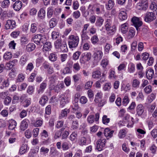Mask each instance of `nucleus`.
<instances>
[{
    "instance_id": "f257e3e1",
    "label": "nucleus",
    "mask_w": 157,
    "mask_h": 157,
    "mask_svg": "<svg viewBox=\"0 0 157 157\" xmlns=\"http://www.w3.org/2000/svg\"><path fill=\"white\" fill-rule=\"evenodd\" d=\"M79 38L78 36L71 35L68 38V44L70 48H75L78 44Z\"/></svg>"
},
{
    "instance_id": "f03ea898",
    "label": "nucleus",
    "mask_w": 157,
    "mask_h": 157,
    "mask_svg": "<svg viewBox=\"0 0 157 157\" xmlns=\"http://www.w3.org/2000/svg\"><path fill=\"white\" fill-rule=\"evenodd\" d=\"M55 46L56 48L60 52H66L68 51L66 43H61L60 39H58L55 42Z\"/></svg>"
},
{
    "instance_id": "7ed1b4c3",
    "label": "nucleus",
    "mask_w": 157,
    "mask_h": 157,
    "mask_svg": "<svg viewBox=\"0 0 157 157\" xmlns=\"http://www.w3.org/2000/svg\"><path fill=\"white\" fill-rule=\"evenodd\" d=\"M105 27L107 33L110 35L113 34L116 30V27L114 25L112 24L110 19H107L105 23Z\"/></svg>"
},
{
    "instance_id": "20e7f679",
    "label": "nucleus",
    "mask_w": 157,
    "mask_h": 157,
    "mask_svg": "<svg viewBox=\"0 0 157 157\" xmlns=\"http://www.w3.org/2000/svg\"><path fill=\"white\" fill-rule=\"evenodd\" d=\"M32 40L37 45H40L41 43L44 44L47 41V39L45 36L41 34L35 35L32 38Z\"/></svg>"
},
{
    "instance_id": "39448f33",
    "label": "nucleus",
    "mask_w": 157,
    "mask_h": 157,
    "mask_svg": "<svg viewBox=\"0 0 157 157\" xmlns=\"http://www.w3.org/2000/svg\"><path fill=\"white\" fill-rule=\"evenodd\" d=\"M156 18V17L154 13L149 12L145 14L144 20L145 22L149 23L155 20Z\"/></svg>"
},
{
    "instance_id": "423d86ee",
    "label": "nucleus",
    "mask_w": 157,
    "mask_h": 157,
    "mask_svg": "<svg viewBox=\"0 0 157 157\" xmlns=\"http://www.w3.org/2000/svg\"><path fill=\"white\" fill-rule=\"evenodd\" d=\"M131 21L137 31L138 32L140 30V29L139 28L142 25V21L140 20L139 18L136 17L132 18Z\"/></svg>"
},
{
    "instance_id": "0eeeda50",
    "label": "nucleus",
    "mask_w": 157,
    "mask_h": 157,
    "mask_svg": "<svg viewBox=\"0 0 157 157\" xmlns=\"http://www.w3.org/2000/svg\"><path fill=\"white\" fill-rule=\"evenodd\" d=\"M60 107L63 108L64 107L66 104L69 102V100L67 96L62 95L59 97Z\"/></svg>"
},
{
    "instance_id": "6e6552de",
    "label": "nucleus",
    "mask_w": 157,
    "mask_h": 157,
    "mask_svg": "<svg viewBox=\"0 0 157 157\" xmlns=\"http://www.w3.org/2000/svg\"><path fill=\"white\" fill-rule=\"evenodd\" d=\"M106 142V140L105 139L98 140L97 142L96 147L97 149L99 151L102 150L103 148L105 146Z\"/></svg>"
},
{
    "instance_id": "1a4fd4ad",
    "label": "nucleus",
    "mask_w": 157,
    "mask_h": 157,
    "mask_svg": "<svg viewBox=\"0 0 157 157\" xmlns=\"http://www.w3.org/2000/svg\"><path fill=\"white\" fill-rule=\"evenodd\" d=\"M124 119L128 122L127 126L128 127L131 128L133 127L134 124V119L132 117H131L129 115L127 114L124 117Z\"/></svg>"
},
{
    "instance_id": "9d476101",
    "label": "nucleus",
    "mask_w": 157,
    "mask_h": 157,
    "mask_svg": "<svg viewBox=\"0 0 157 157\" xmlns=\"http://www.w3.org/2000/svg\"><path fill=\"white\" fill-rule=\"evenodd\" d=\"M15 26L16 23L15 21L13 20H7L5 25V28L6 29H12Z\"/></svg>"
},
{
    "instance_id": "9b49d317",
    "label": "nucleus",
    "mask_w": 157,
    "mask_h": 157,
    "mask_svg": "<svg viewBox=\"0 0 157 157\" xmlns=\"http://www.w3.org/2000/svg\"><path fill=\"white\" fill-rule=\"evenodd\" d=\"M148 7V2L147 0H142L140 2L138 3L137 7L139 10H145Z\"/></svg>"
},
{
    "instance_id": "f8f14e48",
    "label": "nucleus",
    "mask_w": 157,
    "mask_h": 157,
    "mask_svg": "<svg viewBox=\"0 0 157 157\" xmlns=\"http://www.w3.org/2000/svg\"><path fill=\"white\" fill-rule=\"evenodd\" d=\"M99 114L97 113L95 115V116L94 115H91L88 116L87 118V121L90 124L92 123L94 121H98L99 119Z\"/></svg>"
},
{
    "instance_id": "ddd939ff",
    "label": "nucleus",
    "mask_w": 157,
    "mask_h": 157,
    "mask_svg": "<svg viewBox=\"0 0 157 157\" xmlns=\"http://www.w3.org/2000/svg\"><path fill=\"white\" fill-rule=\"evenodd\" d=\"M29 121L28 119H25L22 121L20 126V129L22 131H24L28 127Z\"/></svg>"
},
{
    "instance_id": "4468645a",
    "label": "nucleus",
    "mask_w": 157,
    "mask_h": 157,
    "mask_svg": "<svg viewBox=\"0 0 157 157\" xmlns=\"http://www.w3.org/2000/svg\"><path fill=\"white\" fill-rule=\"evenodd\" d=\"M144 108L141 104L138 105L136 108V113L139 116L142 115L144 112Z\"/></svg>"
},
{
    "instance_id": "2eb2a0df",
    "label": "nucleus",
    "mask_w": 157,
    "mask_h": 157,
    "mask_svg": "<svg viewBox=\"0 0 157 157\" xmlns=\"http://www.w3.org/2000/svg\"><path fill=\"white\" fill-rule=\"evenodd\" d=\"M65 87L63 82L58 83L54 88L53 89L55 92L58 93L61 91L62 89Z\"/></svg>"
},
{
    "instance_id": "dca6fc26",
    "label": "nucleus",
    "mask_w": 157,
    "mask_h": 157,
    "mask_svg": "<svg viewBox=\"0 0 157 157\" xmlns=\"http://www.w3.org/2000/svg\"><path fill=\"white\" fill-rule=\"evenodd\" d=\"M114 132L113 130H110L108 128L105 129L104 133L105 136L106 137L107 139H109L113 136V134Z\"/></svg>"
},
{
    "instance_id": "f3484780",
    "label": "nucleus",
    "mask_w": 157,
    "mask_h": 157,
    "mask_svg": "<svg viewBox=\"0 0 157 157\" xmlns=\"http://www.w3.org/2000/svg\"><path fill=\"white\" fill-rule=\"evenodd\" d=\"M22 3L19 0H18L13 5V8L16 11H19L22 6Z\"/></svg>"
},
{
    "instance_id": "a211bd4d",
    "label": "nucleus",
    "mask_w": 157,
    "mask_h": 157,
    "mask_svg": "<svg viewBox=\"0 0 157 157\" xmlns=\"http://www.w3.org/2000/svg\"><path fill=\"white\" fill-rule=\"evenodd\" d=\"M9 125L8 129L10 130L14 129L17 125L16 121L13 119H11L9 121Z\"/></svg>"
},
{
    "instance_id": "6ab92c4d",
    "label": "nucleus",
    "mask_w": 157,
    "mask_h": 157,
    "mask_svg": "<svg viewBox=\"0 0 157 157\" xmlns=\"http://www.w3.org/2000/svg\"><path fill=\"white\" fill-rule=\"evenodd\" d=\"M44 44L42 49L43 51H48L51 50L52 48V45L50 42L46 41L44 44Z\"/></svg>"
},
{
    "instance_id": "aec40b11",
    "label": "nucleus",
    "mask_w": 157,
    "mask_h": 157,
    "mask_svg": "<svg viewBox=\"0 0 157 157\" xmlns=\"http://www.w3.org/2000/svg\"><path fill=\"white\" fill-rule=\"evenodd\" d=\"M101 76V73L99 70H97L93 72L92 77L94 79H98Z\"/></svg>"
},
{
    "instance_id": "412c9836",
    "label": "nucleus",
    "mask_w": 157,
    "mask_h": 157,
    "mask_svg": "<svg viewBox=\"0 0 157 157\" xmlns=\"http://www.w3.org/2000/svg\"><path fill=\"white\" fill-rule=\"evenodd\" d=\"M47 86V83L45 82H42L40 85V89L37 91L39 94H42L44 91V90L46 88Z\"/></svg>"
},
{
    "instance_id": "4be33fe9",
    "label": "nucleus",
    "mask_w": 157,
    "mask_h": 157,
    "mask_svg": "<svg viewBox=\"0 0 157 157\" xmlns=\"http://www.w3.org/2000/svg\"><path fill=\"white\" fill-rule=\"evenodd\" d=\"M72 109L73 113L75 112L80 111L81 109L79 106L77 102H75L71 106Z\"/></svg>"
},
{
    "instance_id": "5701e85b",
    "label": "nucleus",
    "mask_w": 157,
    "mask_h": 157,
    "mask_svg": "<svg viewBox=\"0 0 157 157\" xmlns=\"http://www.w3.org/2000/svg\"><path fill=\"white\" fill-rule=\"evenodd\" d=\"M45 16V11L43 9L41 8L39 10L38 13V17L39 18L41 19H44Z\"/></svg>"
},
{
    "instance_id": "b1692460",
    "label": "nucleus",
    "mask_w": 157,
    "mask_h": 157,
    "mask_svg": "<svg viewBox=\"0 0 157 157\" xmlns=\"http://www.w3.org/2000/svg\"><path fill=\"white\" fill-rule=\"evenodd\" d=\"M48 100V97L44 95L40 98L39 101V103L42 105L44 106Z\"/></svg>"
},
{
    "instance_id": "393cba45",
    "label": "nucleus",
    "mask_w": 157,
    "mask_h": 157,
    "mask_svg": "<svg viewBox=\"0 0 157 157\" xmlns=\"http://www.w3.org/2000/svg\"><path fill=\"white\" fill-rule=\"evenodd\" d=\"M154 75V71L151 68L149 69L147 71L146 73V76L147 79H151Z\"/></svg>"
},
{
    "instance_id": "a878e982",
    "label": "nucleus",
    "mask_w": 157,
    "mask_h": 157,
    "mask_svg": "<svg viewBox=\"0 0 157 157\" xmlns=\"http://www.w3.org/2000/svg\"><path fill=\"white\" fill-rule=\"evenodd\" d=\"M18 61L17 59H14L11 61H10L9 62L6 64L7 67L9 68V69H10L12 68L15 64L17 63Z\"/></svg>"
},
{
    "instance_id": "bb28decb",
    "label": "nucleus",
    "mask_w": 157,
    "mask_h": 157,
    "mask_svg": "<svg viewBox=\"0 0 157 157\" xmlns=\"http://www.w3.org/2000/svg\"><path fill=\"white\" fill-rule=\"evenodd\" d=\"M70 112V110L69 109L65 108L61 111V114L59 117L61 119L63 118L66 117L67 116L68 113Z\"/></svg>"
},
{
    "instance_id": "cd10ccee",
    "label": "nucleus",
    "mask_w": 157,
    "mask_h": 157,
    "mask_svg": "<svg viewBox=\"0 0 157 157\" xmlns=\"http://www.w3.org/2000/svg\"><path fill=\"white\" fill-rule=\"evenodd\" d=\"M114 5V2L113 0H109L108 3L105 4L106 8L108 10H110L113 8Z\"/></svg>"
},
{
    "instance_id": "c85d7f7f",
    "label": "nucleus",
    "mask_w": 157,
    "mask_h": 157,
    "mask_svg": "<svg viewBox=\"0 0 157 157\" xmlns=\"http://www.w3.org/2000/svg\"><path fill=\"white\" fill-rule=\"evenodd\" d=\"M119 17L121 21L126 20L127 17L126 12L124 11H121L119 13Z\"/></svg>"
},
{
    "instance_id": "c756f323",
    "label": "nucleus",
    "mask_w": 157,
    "mask_h": 157,
    "mask_svg": "<svg viewBox=\"0 0 157 157\" xmlns=\"http://www.w3.org/2000/svg\"><path fill=\"white\" fill-rule=\"evenodd\" d=\"M36 46L33 43L29 44L26 47V49L27 52H30L34 50Z\"/></svg>"
},
{
    "instance_id": "7c9ffc66",
    "label": "nucleus",
    "mask_w": 157,
    "mask_h": 157,
    "mask_svg": "<svg viewBox=\"0 0 157 157\" xmlns=\"http://www.w3.org/2000/svg\"><path fill=\"white\" fill-rule=\"evenodd\" d=\"M57 23V21L56 18H52L49 21V25L51 28L55 27Z\"/></svg>"
},
{
    "instance_id": "2f4dec72",
    "label": "nucleus",
    "mask_w": 157,
    "mask_h": 157,
    "mask_svg": "<svg viewBox=\"0 0 157 157\" xmlns=\"http://www.w3.org/2000/svg\"><path fill=\"white\" fill-rule=\"evenodd\" d=\"M28 150V145L26 144H23L20 148V153L21 154H23L26 152Z\"/></svg>"
},
{
    "instance_id": "473e14b6",
    "label": "nucleus",
    "mask_w": 157,
    "mask_h": 157,
    "mask_svg": "<svg viewBox=\"0 0 157 157\" xmlns=\"http://www.w3.org/2000/svg\"><path fill=\"white\" fill-rule=\"evenodd\" d=\"M47 17L48 19L50 18L52 16L53 13V7H49L47 9Z\"/></svg>"
},
{
    "instance_id": "72a5a7b5",
    "label": "nucleus",
    "mask_w": 157,
    "mask_h": 157,
    "mask_svg": "<svg viewBox=\"0 0 157 157\" xmlns=\"http://www.w3.org/2000/svg\"><path fill=\"white\" fill-rule=\"evenodd\" d=\"M104 20L101 17H99L97 18L95 25L96 26L100 27L103 24Z\"/></svg>"
},
{
    "instance_id": "f704fd0d",
    "label": "nucleus",
    "mask_w": 157,
    "mask_h": 157,
    "mask_svg": "<svg viewBox=\"0 0 157 157\" xmlns=\"http://www.w3.org/2000/svg\"><path fill=\"white\" fill-rule=\"evenodd\" d=\"M87 140L86 138L84 136L80 138L79 141V144L81 146L85 145L87 144Z\"/></svg>"
},
{
    "instance_id": "c9c22d12",
    "label": "nucleus",
    "mask_w": 157,
    "mask_h": 157,
    "mask_svg": "<svg viewBox=\"0 0 157 157\" xmlns=\"http://www.w3.org/2000/svg\"><path fill=\"white\" fill-rule=\"evenodd\" d=\"M12 53L9 52H6L5 53L3 56L4 59L6 60H9L12 58Z\"/></svg>"
},
{
    "instance_id": "e433bc0d",
    "label": "nucleus",
    "mask_w": 157,
    "mask_h": 157,
    "mask_svg": "<svg viewBox=\"0 0 157 157\" xmlns=\"http://www.w3.org/2000/svg\"><path fill=\"white\" fill-rule=\"evenodd\" d=\"M49 83L50 85H52L54 84L58 79L57 76L53 75L49 78Z\"/></svg>"
},
{
    "instance_id": "4c0bfd02",
    "label": "nucleus",
    "mask_w": 157,
    "mask_h": 157,
    "mask_svg": "<svg viewBox=\"0 0 157 157\" xmlns=\"http://www.w3.org/2000/svg\"><path fill=\"white\" fill-rule=\"evenodd\" d=\"M128 24L126 23L123 24L121 25V30L123 33H125L127 32L128 29Z\"/></svg>"
},
{
    "instance_id": "58836bf2",
    "label": "nucleus",
    "mask_w": 157,
    "mask_h": 157,
    "mask_svg": "<svg viewBox=\"0 0 157 157\" xmlns=\"http://www.w3.org/2000/svg\"><path fill=\"white\" fill-rule=\"evenodd\" d=\"M50 154L54 157L58 156L59 154V152L54 147L51 148Z\"/></svg>"
},
{
    "instance_id": "ea45409f",
    "label": "nucleus",
    "mask_w": 157,
    "mask_h": 157,
    "mask_svg": "<svg viewBox=\"0 0 157 157\" xmlns=\"http://www.w3.org/2000/svg\"><path fill=\"white\" fill-rule=\"evenodd\" d=\"M94 55L95 57H97L99 60H100L101 59L103 54L101 51L98 50L94 53Z\"/></svg>"
},
{
    "instance_id": "a19ab883",
    "label": "nucleus",
    "mask_w": 157,
    "mask_h": 157,
    "mask_svg": "<svg viewBox=\"0 0 157 157\" xmlns=\"http://www.w3.org/2000/svg\"><path fill=\"white\" fill-rule=\"evenodd\" d=\"M132 83L133 87L134 88H138L139 86L140 82L138 79H135L132 80Z\"/></svg>"
},
{
    "instance_id": "79ce46f5",
    "label": "nucleus",
    "mask_w": 157,
    "mask_h": 157,
    "mask_svg": "<svg viewBox=\"0 0 157 157\" xmlns=\"http://www.w3.org/2000/svg\"><path fill=\"white\" fill-rule=\"evenodd\" d=\"M98 41L99 39L97 35H94L91 38V42L94 44H96Z\"/></svg>"
},
{
    "instance_id": "37998d69",
    "label": "nucleus",
    "mask_w": 157,
    "mask_h": 157,
    "mask_svg": "<svg viewBox=\"0 0 157 157\" xmlns=\"http://www.w3.org/2000/svg\"><path fill=\"white\" fill-rule=\"evenodd\" d=\"M57 59V55L55 53H51L49 56V59L52 61H55Z\"/></svg>"
},
{
    "instance_id": "c03bdc74",
    "label": "nucleus",
    "mask_w": 157,
    "mask_h": 157,
    "mask_svg": "<svg viewBox=\"0 0 157 157\" xmlns=\"http://www.w3.org/2000/svg\"><path fill=\"white\" fill-rule=\"evenodd\" d=\"M61 147L63 150L64 151L67 150L69 148L68 143L66 141L62 143L61 144Z\"/></svg>"
},
{
    "instance_id": "a18cd8bd",
    "label": "nucleus",
    "mask_w": 157,
    "mask_h": 157,
    "mask_svg": "<svg viewBox=\"0 0 157 157\" xmlns=\"http://www.w3.org/2000/svg\"><path fill=\"white\" fill-rule=\"evenodd\" d=\"M43 124V120L41 118H37L34 125L36 127L40 126Z\"/></svg>"
},
{
    "instance_id": "49530a36",
    "label": "nucleus",
    "mask_w": 157,
    "mask_h": 157,
    "mask_svg": "<svg viewBox=\"0 0 157 157\" xmlns=\"http://www.w3.org/2000/svg\"><path fill=\"white\" fill-rule=\"evenodd\" d=\"M27 58L26 56H22L20 59V63L21 66H23L27 62Z\"/></svg>"
},
{
    "instance_id": "de8ad7c7",
    "label": "nucleus",
    "mask_w": 157,
    "mask_h": 157,
    "mask_svg": "<svg viewBox=\"0 0 157 157\" xmlns=\"http://www.w3.org/2000/svg\"><path fill=\"white\" fill-rule=\"evenodd\" d=\"M81 54V52L79 51H77L74 53L72 56V58L73 59L75 60L78 59Z\"/></svg>"
},
{
    "instance_id": "09e8293b",
    "label": "nucleus",
    "mask_w": 157,
    "mask_h": 157,
    "mask_svg": "<svg viewBox=\"0 0 157 157\" xmlns=\"http://www.w3.org/2000/svg\"><path fill=\"white\" fill-rule=\"evenodd\" d=\"M126 131L125 129H122L120 131L118 136L120 138H124L126 136Z\"/></svg>"
},
{
    "instance_id": "8fccbe9b",
    "label": "nucleus",
    "mask_w": 157,
    "mask_h": 157,
    "mask_svg": "<svg viewBox=\"0 0 157 157\" xmlns=\"http://www.w3.org/2000/svg\"><path fill=\"white\" fill-rule=\"evenodd\" d=\"M37 29V25L35 23H33L31 25L30 31L33 33H35Z\"/></svg>"
},
{
    "instance_id": "3c124183",
    "label": "nucleus",
    "mask_w": 157,
    "mask_h": 157,
    "mask_svg": "<svg viewBox=\"0 0 157 157\" xmlns=\"http://www.w3.org/2000/svg\"><path fill=\"white\" fill-rule=\"evenodd\" d=\"M10 4L9 0H4L2 3V7L3 8H6L9 6Z\"/></svg>"
},
{
    "instance_id": "603ef678",
    "label": "nucleus",
    "mask_w": 157,
    "mask_h": 157,
    "mask_svg": "<svg viewBox=\"0 0 157 157\" xmlns=\"http://www.w3.org/2000/svg\"><path fill=\"white\" fill-rule=\"evenodd\" d=\"M77 136V132L75 131L73 132L70 136V139L72 141H74L76 139Z\"/></svg>"
},
{
    "instance_id": "864d4df0",
    "label": "nucleus",
    "mask_w": 157,
    "mask_h": 157,
    "mask_svg": "<svg viewBox=\"0 0 157 157\" xmlns=\"http://www.w3.org/2000/svg\"><path fill=\"white\" fill-rule=\"evenodd\" d=\"M78 127V121H74L73 122H72L71 128L73 130H75L77 129Z\"/></svg>"
},
{
    "instance_id": "5fc2aeb1",
    "label": "nucleus",
    "mask_w": 157,
    "mask_h": 157,
    "mask_svg": "<svg viewBox=\"0 0 157 157\" xmlns=\"http://www.w3.org/2000/svg\"><path fill=\"white\" fill-rule=\"evenodd\" d=\"M149 149L151 153L153 154H155L156 152L157 147L155 144H153L149 147Z\"/></svg>"
},
{
    "instance_id": "6e6d98bb",
    "label": "nucleus",
    "mask_w": 157,
    "mask_h": 157,
    "mask_svg": "<svg viewBox=\"0 0 157 157\" xmlns=\"http://www.w3.org/2000/svg\"><path fill=\"white\" fill-rule=\"evenodd\" d=\"M110 119L108 118L107 116L106 115H104L102 117V122L105 124H107L109 122Z\"/></svg>"
},
{
    "instance_id": "4d7b16f0",
    "label": "nucleus",
    "mask_w": 157,
    "mask_h": 157,
    "mask_svg": "<svg viewBox=\"0 0 157 157\" xmlns=\"http://www.w3.org/2000/svg\"><path fill=\"white\" fill-rule=\"evenodd\" d=\"M69 132L67 130H65L61 133L62 139H66L69 135Z\"/></svg>"
},
{
    "instance_id": "13d9d810",
    "label": "nucleus",
    "mask_w": 157,
    "mask_h": 157,
    "mask_svg": "<svg viewBox=\"0 0 157 157\" xmlns=\"http://www.w3.org/2000/svg\"><path fill=\"white\" fill-rule=\"evenodd\" d=\"M73 71L75 72L78 71L80 69V67L78 63H75L73 65Z\"/></svg>"
},
{
    "instance_id": "bf43d9fd",
    "label": "nucleus",
    "mask_w": 157,
    "mask_h": 157,
    "mask_svg": "<svg viewBox=\"0 0 157 157\" xmlns=\"http://www.w3.org/2000/svg\"><path fill=\"white\" fill-rule=\"evenodd\" d=\"M93 83V82L92 81H89L87 82L85 84V89L86 90L90 89L92 87Z\"/></svg>"
},
{
    "instance_id": "052dcab7",
    "label": "nucleus",
    "mask_w": 157,
    "mask_h": 157,
    "mask_svg": "<svg viewBox=\"0 0 157 157\" xmlns=\"http://www.w3.org/2000/svg\"><path fill=\"white\" fill-rule=\"evenodd\" d=\"M141 56L143 60L146 61L149 58V55L148 53L145 52L143 53Z\"/></svg>"
},
{
    "instance_id": "680f3d73",
    "label": "nucleus",
    "mask_w": 157,
    "mask_h": 157,
    "mask_svg": "<svg viewBox=\"0 0 157 157\" xmlns=\"http://www.w3.org/2000/svg\"><path fill=\"white\" fill-rule=\"evenodd\" d=\"M137 46V41L135 40L131 44V51L134 52L136 49Z\"/></svg>"
},
{
    "instance_id": "e2e57ef3",
    "label": "nucleus",
    "mask_w": 157,
    "mask_h": 157,
    "mask_svg": "<svg viewBox=\"0 0 157 157\" xmlns=\"http://www.w3.org/2000/svg\"><path fill=\"white\" fill-rule=\"evenodd\" d=\"M25 135L27 138H30L31 137L32 135L31 130L29 129H27L25 131Z\"/></svg>"
},
{
    "instance_id": "0e129e2a",
    "label": "nucleus",
    "mask_w": 157,
    "mask_h": 157,
    "mask_svg": "<svg viewBox=\"0 0 157 157\" xmlns=\"http://www.w3.org/2000/svg\"><path fill=\"white\" fill-rule=\"evenodd\" d=\"M25 78V76L22 74H19L17 78V82H22Z\"/></svg>"
},
{
    "instance_id": "69168bd1",
    "label": "nucleus",
    "mask_w": 157,
    "mask_h": 157,
    "mask_svg": "<svg viewBox=\"0 0 157 157\" xmlns=\"http://www.w3.org/2000/svg\"><path fill=\"white\" fill-rule=\"evenodd\" d=\"M150 9L153 11L157 12V5L155 2H152L150 5Z\"/></svg>"
},
{
    "instance_id": "338daca9",
    "label": "nucleus",
    "mask_w": 157,
    "mask_h": 157,
    "mask_svg": "<svg viewBox=\"0 0 157 157\" xmlns=\"http://www.w3.org/2000/svg\"><path fill=\"white\" fill-rule=\"evenodd\" d=\"M34 68V66L33 63L30 62L29 63L26 67V70L31 71Z\"/></svg>"
},
{
    "instance_id": "774afa93",
    "label": "nucleus",
    "mask_w": 157,
    "mask_h": 157,
    "mask_svg": "<svg viewBox=\"0 0 157 157\" xmlns=\"http://www.w3.org/2000/svg\"><path fill=\"white\" fill-rule=\"evenodd\" d=\"M129 98L128 96H125L122 101V104L125 106H126L129 103Z\"/></svg>"
}]
</instances>
